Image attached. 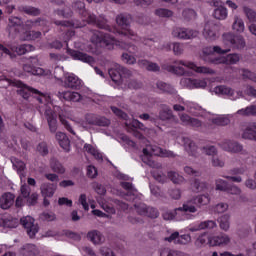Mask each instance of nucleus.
<instances>
[{"label": "nucleus", "mask_w": 256, "mask_h": 256, "mask_svg": "<svg viewBox=\"0 0 256 256\" xmlns=\"http://www.w3.org/2000/svg\"><path fill=\"white\" fill-rule=\"evenodd\" d=\"M33 27H47V20L38 18L35 21L27 20L23 23V20L17 16H11L8 20V32L9 35H17L22 33L25 41H35L41 37L40 31H31Z\"/></svg>", "instance_id": "nucleus-1"}, {"label": "nucleus", "mask_w": 256, "mask_h": 256, "mask_svg": "<svg viewBox=\"0 0 256 256\" xmlns=\"http://www.w3.org/2000/svg\"><path fill=\"white\" fill-rule=\"evenodd\" d=\"M72 7L74 11L79 13L83 21H86L89 25H96L98 29H103L104 31H109V33H111L113 28L107 24V20L104 18L97 19L95 14L88 12L87 8H85V2L77 0L73 2Z\"/></svg>", "instance_id": "nucleus-2"}, {"label": "nucleus", "mask_w": 256, "mask_h": 256, "mask_svg": "<svg viewBox=\"0 0 256 256\" xmlns=\"http://www.w3.org/2000/svg\"><path fill=\"white\" fill-rule=\"evenodd\" d=\"M174 63L177 66L170 65L167 67V71H169L170 73H174L175 75H180V76L187 75V70H185V68L183 67H186L187 69H191L192 71H195V73H202L203 75L215 74V70L205 66H197V64L193 62H185L183 60H180V61H175Z\"/></svg>", "instance_id": "nucleus-3"}, {"label": "nucleus", "mask_w": 256, "mask_h": 256, "mask_svg": "<svg viewBox=\"0 0 256 256\" xmlns=\"http://www.w3.org/2000/svg\"><path fill=\"white\" fill-rule=\"evenodd\" d=\"M211 198L209 194H202L191 198L186 201L182 207H179L177 211H184V213H197V207H203L209 205Z\"/></svg>", "instance_id": "nucleus-4"}, {"label": "nucleus", "mask_w": 256, "mask_h": 256, "mask_svg": "<svg viewBox=\"0 0 256 256\" xmlns=\"http://www.w3.org/2000/svg\"><path fill=\"white\" fill-rule=\"evenodd\" d=\"M17 87H18V95H20V97H23V99H29V97H36L38 103H47V96L45 94H43L41 91L27 86L25 83L18 81L17 82Z\"/></svg>", "instance_id": "nucleus-5"}, {"label": "nucleus", "mask_w": 256, "mask_h": 256, "mask_svg": "<svg viewBox=\"0 0 256 256\" xmlns=\"http://www.w3.org/2000/svg\"><path fill=\"white\" fill-rule=\"evenodd\" d=\"M116 23L119 27H122V30L119 32L120 35H123L126 39H131V41H137V34L133 30L129 29L131 23V16L127 14H119L116 17Z\"/></svg>", "instance_id": "nucleus-6"}, {"label": "nucleus", "mask_w": 256, "mask_h": 256, "mask_svg": "<svg viewBox=\"0 0 256 256\" xmlns=\"http://www.w3.org/2000/svg\"><path fill=\"white\" fill-rule=\"evenodd\" d=\"M91 41L96 45H104L107 49H114L115 45H117L115 37L111 36L109 33H105L104 31L95 32L91 37Z\"/></svg>", "instance_id": "nucleus-7"}, {"label": "nucleus", "mask_w": 256, "mask_h": 256, "mask_svg": "<svg viewBox=\"0 0 256 256\" xmlns=\"http://www.w3.org/2000/svg\"><path fill=\"white\" fill-rule=\"evenodd\" d=\"M224 43H228L232 49H245V39L232 33L223 34Z\"/></svg>", "instance_id": "nucleus-8"}, {"label": "nucleus", "mask_w": 256, "mask_h": 256, "mask_svg": "<svg viewBox=\"0 0 256 256\" xmlns=\"http://www.w3.org/2000/svg\"><path fill=\"white\" fill-rule=\"evenodd\" d=\"M21 225L26 229L29 237L33 238L39 233V226L35 224V219L31 216L22 217L20 219Z\"/></svg>", "instance_id": "nucleus-9"}, {"label": "nucleus", "mask_w": 256, "mask_h": 256, "mask_svg": "<svg viewBox=\"0 0 256 256\" xmlns=\"http://www.w3.org/2000/svg\"><path fill=\"white\" fill-rule=\"evenodd\" d=\"M85 121L88 125H96L97 127H109L111 125L109 119L92 113L85 115Z\"/></svg>", "instance_id": "nucleus-10"}, {"label": "nucleus", "mask_w": 256, "mask_h": 256, "mask_svg": "<svg viewBox=\"0 0 256 256\" xmlns=\"http://www.w3.org/2000/svg\"><path fill=\"white\" fill-rule=\"evenodd\" d=\"M67 53L68 55H70V57H72L74 61H81L82 63H88V65H93V63H95V58H93V56H90L85 52L68 48Z\"/></svg>", "instance_id": "nucleus-11"}, {"label": "nucleus", "mask_w": 256, "mask_h": 256, "mask_svg": "<svg viewBox=\"0 0 256 256\" xmlns=\"http://www.w3.org/2000/svg\"><path fill=\"white\" fill-rule=\"evenodd\" d=\"M241 56L237 53L228 54L224 57H216L212 60L213 65H237Z\"/></svg>", "instance_id": "nucleus-12"}, {"label": "nucleus", "mask_w": 256, "mask_h": 256, "mask_svg": "<svg viewBox=\"0 0 256 256\" xmlns=\"http://www.w3.org/2000/svg\"><path fill=\"white\" fill-rule=\"evenodd\" d=\"M64 87L66 89H74L79 91V89L83 87V80L73 73L67 74L64 78Z\"/></svg>", "instance_id": "nucleus-13"}, {"label": "nucleus", "mask_w": 256, "mask_h": 256, "mask_svg": "<svg viewBox=\"0 0 256 256\" xmlns=\"http://www.w3.org/2000/svg\"><path fill=\"white\" fill-rule=\"evenodd\" d=\"M173 37H177L178 39H195L199 35V32L197 30L193 29H187V28H175L172 31Z\"/></svg>", "instance_id": "nucleus-14"}, {"label": "nucleus", "mask_w": 256, "mask_h": 256, "mask_svg": "<svg viewBox=\"0 0 256 256\" xmlns=\"http://www.w3.org/2000/svg\"><path fill=\"white\" fill-rule=\"evenodd\" d=\"M108 73L112 81H114L115 83L123 79V77H131L130 70L121 65L116 66V69H113V68L109 69Z\"/></svg>", "instance_id": "nucleus-15"}, {"label": "nucleus", "mask_w": 256, "mask_h": 256, "mask_svg": "<svg viewBox=\"0 0 256 256\" xmlns=\"http://www.w3.org/2000/svg\"><path fill=\"white\" fill-rule=\"evenodd\" d=\"M58 27H63L65 32L64 35V43H69V41L71 40V37H75V30L73 29H69L68 27H73V22L71 21H67V20H56L54 22Z\"/></svg>", "instance_id": "nucleus-16"}, {"label": "nucleus", "mask_w": 256, "mask_h": 256, "mask_svg": "<svg viewBox=\"0 0 256 256\" xmlns=\"http://www.w3.org/2000/svg\"><path fill=\"white\" fill-rule=\"evenodd\" d=\"M211 4L213 7H217L213 13V17L215 19H218L219 21L227 19V8L223 6V2L221 0H212Z\"/></svg>", "instance_id": "nucleus-17"}, {"label": "nucleus", "mask_w": 256, "mask_h": 256, "mask_svg": "<svg viewBox=\"0 0 256 256\" xmlns=\"http://www.w3.org/2000/svg\"><path fill=\"white\" fill-rule=\"evenodd\" d=\"M220 147L228 153H241L243 151V145L231 140H224L220 143Z\"/></svg>", "instance_id": "nucleus-18"}, {"label": "nucleus", "mask_w": 256, "mask_h": 256, "mask_svg": "<svg viewBox=\"0 0 256 256\" xmlns=\"http://www.w3.org/2000/svg\"><path fill=\"white\" fill-rule=\"evenodd\" d=\"M229 243H231V238L227 234H220L209 239V245L211 247H222L229 245Z\"/></svg>", "instance_id": "nucleus-19"}, {"label": "nucleus", "mask_w": 256, "mask_h": 256, "mask_svg": "<svg viewBox=\"0 0 256 256\" xmlns=\"http://www.w3.org/2000/svg\"><path fill=\"white\" fill-rule=\"evenodd\" d=\"M217 223L213 220H206L199 224H192L189 226V231L195 233V231H203V229H215Z\"/></svg>", "instance_id": "nucleus-20"}, {"label": "nucleus", "mask_w": 256, "mask_h": 256, "mask_svg": "<svg viewBox=\"0 0 256 256\" xmlns=\"http://www.w3.org/2000/svg\"><path fill=\"white\" fill-rule=\"evenodd\" d=\"M57 97L60 99V101H73L74 103L81 101V95L79 94V92H58Z\"/></svg>", "instance_id": "nucleus-21"}, {"label": "nucleus", "mask_w": 256, "mask_h": 256, "mask_svg": "<svg viewBox=\"0 0 256 256\" xmlns=\"http://www.w3.org/2000/svg\"><path fill=\"white\" fill-rule=\"evenodd\" d=\"M56 139L60 145V147L66 152L69 153L71 151V141L69 140V137H67L66 133L63 132H57L56 133Z\"/></svg>", "instance_id": "nucleus-22"}, {"label": "nucleus", "mask_w": 256, "mask_h": 256, "mask_svg": "<svg viewBox=\"0 0 256 256\" xmlns=\"http://www.w3.org/2000/svg\"><path fill=\"white\" fill-rule=\"evenodd\" d=\"M17 225H19V221H17V219L7 215H0V227L15 229Z\"/></svg>", "instance_id": "nucleus-23"}, {"label": "nucleus", "mask_w": 256, "mask_h": 256, "mask_svg": "<svg viewBox=\"0 0 256 256\" xmlns=\"http://www.w3.org/2000/svg\"><path fill=\"white\" fill-rule=\"evenodd\" d=\"M15 203V195L11 192H6L0 197L1 209H9Z\"/></svg>", "instance_id": "nucleus-24"}, {"label": "nucleus", "mask_w": 256, "mask_h": 256, "mask_svg": "<svg viewBox=\"0 0 256 256\" xmlns=\"http://www.w3.org/2000/svg\"><path fill=\"white\" fill-rule=\"evenodd\" d=\"M183 83H186L190 89H205L207 87V81L200 79L184 78Z\"/></svg>", "instance_id": "nucleus-25"}, {"label": "nucleus", "mask_w": 256, "mask_h": 256, "mask_svg": "<svg viewBox=\"0 0 256 256\" xmlns=\"http://www.w3.org/2000/svg\"><path fill=\"white\" fill-rule=\"evenodd\" d=\"M40 191L42 197H53L55 195V191H57V185L53 183H42L40 186Z\"/></svg>", "instance_id": "nucleus-26"}, {"label": "nucleus", "mask_w": 256, "mask_h": 256, "mask_svg": "<svg viewBox=\"0 0 256 256\" xmlns=\"http://www.w3.org/2000/svg\"><path fill=\"white\" fill-rule=\"evenodd\" d=\"M50 133H57V116L51 110L45 112Z\"/></svg>", "instance_id": "nucleus-27"}, {"label": "nucleus", "mask_w": 256, "mask_h": 256, "mask_svg": "<svg viewBox=\"0 0 256 256\" xmlns=\"http://www.w3.org/2000/svg\"><path fill=\"white\" fill-rule=\"evenodd\" d=\"M242 139H250L256 141V122H252L246 126L242 133Z\"/></svg>", "instance_id": "nucleus-28"}, {"label": "nucleus", "mask_w": 256, "mask_h": 256, "mask_svg": "<svg viewBox=\"0 0 256 256\" xmlns=\"http://www.w3.org/2000/svg\"><path fill=\"white\" fill-rule=\"evenodd\" d=\"M180 121L183 123V125H190V127L199 128V127H201V125H203L201 120H199L197 118H193V117L189 116V114H182L180 116Z\"/></svg>", "instance_id": "nucleus-29"}, {"label": "nucleus", "mask_w": 256, "mask_h": 256, "mask_svg": "<svg viewBox=\"0 0 256 256\" xmlns=\"http://www.w3.org/2000/svg\"><path fill=\"white\" fill-rule=\"evenodd\" d=\"M159 119L161 121H171L174 119L173 111L168 105L162 104L160 106Z\"/></svg>", "instance_id": "nucleus-30"}, {"label": "nucleus", "mask_w": 256, "mask_h": 256, "mask_svg": "<svg viewBox=\"0 0 256 256\" xmlns=\"http://www.w3.org/2000/svg\"><path fill=\"white\" fill-rule=\"evenodd\" d=\"M203 35L208 41H215L217 34L215 33V26L210 23H206L204 26Z\"/></svg>", "instance_id": "nucleus-31"}, {"label": "nucleus", "mask_w": 256, "mask_h": 256, "mask_svg": "<svg viewBox=\"0 0 256 256\" xmlns=\"http://www.w3.org/2000/svg\"><path fill=\"white\" fill-rule=\"evenodd\" d=\"M11 51L13 53L18 54V55H25V53L35 51V47L33 45H30V44H22V45H19V46H13L11 48Z\"/></svg>", "instance_id": "nucleus-32"}, {"label": "nucleus", "mask_w": 256, "mask_h": 256, "mask_svg": "<svg viewBox=\"0 0 256 256\" xmlns=\"http://www.w3.org/2000/svg\"><path fill=\"white\" fill-rule=\"evenodd\" d=\"M23 71H25V73H30V75H37V76L45 75V70L43 68L35 67L31 65V63L24 64Z\"/></svg>", "instance_id": "nucleus-33"}, {"label": "nucleus", "mask_w": 256, "mask_h": 256, "mask_svg": "<svg viewBox=\"0 0 256 256\" xmlns=\"http://www.w3.org/2000/svg\"><path fill=\"white\" fill-rule=\"evenodd\" d=\"M184 147L192 157H197V145L189 138H184Z\"/></svg>", "instance_id": "nucleus-34"}, {"label": "nucleus", "mask_w": 256, "mask_h": 256, "mask_svg": "<svg viewBox=\"0 0 256 256\" xmlns=\"http://www.w3.org/2000/svg\"><path fill=\"white\" fill-rule=\"evenodd\" d=\"M203 61L206 63H210L213 65V61H215V58H213V47L211 46H206L202 49V55H201Z\"/></svg>", "instance_id": "nucleus-35"}, {"label": "nucleus", "mask_w": 256, "mask_h": 256, "mask_svg": "<svg viewBox=\"0 0 256 256\" xmlns=\"http://www.w3.org/2000/svg\"><path fill=\"white\" fill-rule=\"evenodd\" d=\"M87 237L94 245H99V243L103 242V235L97 230L88 232Z\"/></svg>", "instance_id": "nucleus-36"}, {"label": "nucleus", "mask_w": 256, "mask_h": 256, "mask_svg": "<svg viewBox=\"0 0 256 256\" xmlns=\"http://www.w3.org/2000/svg\"><path fill=\"white\" fill-rule=\"evenodd\" d=\"M19 11H23V13H26V15H32L33 17L41 15V10L33 6H20Z\"/></svg>", "instance_id": "nucleus-37"}, {"label": "nucleus", "mask_w": 256, "mask_h": 256, "mask_svg": "<svg viewBox=\"0 0 256 256\" xmlns=\"http://www.w3.org/2000/svg\"><path fill=\"white\" fill-rule=\"evenodd\" d=\"M238 115H243L244 117H249V116H256V105H250L247 106L246 108H242L237 111Z\"/></svg>", "instance_id": "nucleus-38"}, {"label": "nucleus", "mask_w": 256, "mask_h": 256, "mask_svg": "<svg viewBox=\"0 0 256 256\" xmlns=\"http://www.w3.org/2000/svg\"><path fill=\"white\" fill-rule=\"evenodd\" d=\"M232 29L233 31H236V33H243L245 31V22H243V19L236 16Z\"/></svg>", "instance_id": "nucleus-39"}, {"label": "nucleus", "mask_w": 256, "mask_h": 256, "mask_svg": "<svg viewBox=\"0 0 256 256\" xmlns=\"http://www.w3.org/2000/svg\"><path fill=\"white\" fill-rule=\"evenodd\" d=\"M156 86L163 93H169L170 95L175 93V89L173 88V86H171V84H167L163 81H158Z\"/></svg>", "instance_id": "nucleus-40"}, {"label": "nucleus", "mask_w": 256, "mask_h": 256, "mask_svg": "<svg viewBox=\"0 0 256 256\" xmlns=\"http://www.w3.org/2000/svg\"><path fill=\"white\" fill-rule=\"evenodd\" d=\"M214 91L218 95H229L230 97L233 96V89L225 85L216 86Z\"/></svg>", "instance_id": "nucleus-41"}, {"label": "nucleus", "mask_w": 256, "mask_h": 256, "mask_svg": "<svg viewBox=\"0 0 256 256\" xmlns=\"http://www.w3.org/2000/svg\"><path fill=\"white\" fill-rule=\"evenodd\" d=\"M84 151L90 155H93L95 159H103V155H101V153H99V151H97V149H95V147H93L91 144H85Z\"/></svg>", "instance_id": "nucleus-42"}, {"label": "nucleus", "mask_w": 256, "mask_h": 256, "mask_svg": "<svg viewBox=\"0 0 256 256\" xmlns=\"http://www.w3.org/2000/svg\"><path fill=\"white\" fill-rule=\"evenodd\" d=\"M50 167L52 169V171H54V173H60L61 175L63 173H65V168L63 167V165L57 161V160H51L50 162Z\"/></svg>", "instance_id": "nucleus-43"}, {"label": "nucleus", "mask_w": 256, "mask_h": 256, "mask_svg": "<svg viewBox=\"0 0 256 256\" xmlns=\"http://www.w3.org/2000/svg\"><path fill=\"white\" fill-rule=\"evenodd\" d=\"M229 219V214H224L219 218L218 221L220 223V229H222L223 231H229Z\"/></svg>", "instance_id": "nucleus-44"}, {"label": "nucleus", "mask_w": 256, "mask_h": 256, "mask_svg": "<svg viewBox=\"0 0 256 256\" xmlns=\"http://www.w3.org/2000/svg\"><path fill=\"white\" fill-rule=\"evenodd\" d=\"M120 186L122 187V189H125V191H128L126 194L128 196H134L135 193H137V190L135 189V187H133V183L131 182H121Z\"/></svg>", "instance_id": "nucleus-45"}, {"label": "nucleus", "mask_w": 256, "mask_h": 256, "mask_svg": "<svg viewBox=\"0 0 256 256\" xmlns=\"http://www.w3.org/2000/svg\"><path fill=\"white\" fill-rule=\"evenodd\" d=\"M134 55L135 54L125 52L122 54V61L127 65H135V63H137V58H135Z\"/></svg>", "instance_id": "nucleus-46"}, {"label": "nucleus", "mask_w": 256, "mask_h": 256, "mask_svg": "<svg viewBox=\"0 0 256 256\" xmlns=\"http://www.w3.org/2000/svg\"><path fill=\"white\" fill-rule=\"evenodd\" d=\"M192 187L196 193H199L200 191H205V189H207V183L201 182L199 179H194Z\"/></svg>", "instance_id": "nucleus-47"}, {"label": "nucleus", "mask_w": 256, "mask_h": 256, "mask_svg": "<svg viewBox=\"0 0 256 256\" xmlns=\"http://www.w3.org/2000/svg\"><path fill=\"white\" fill-rule=\"evenodd\" d=\"M182 15L186 21H192V19H197V12L193 9H185Z\"/></svg>", "instance_id": "nucleus-48"}, {"label": "nucleus", "mask_w": 256, "mask_h": 256, "mask_svg": "<svg viewBox=\"0 0 256 256\" xmlns=\"http://www.w3.org/2000/svg\"><path fill=\"white\" fill-rule=\"evenodd\" d=\"M242 77L243 79H249L250 81H253L254 83H256V73L252 72L249 69H245L243 68L242 70Z\"/></svg>", "instance_id": "nucleus-49"}, {"label": "nucleus", "mask_w": 256, "mask_h": 256, "mask_svg": "<svg viewBox=\"0 0 256 256\" xmlns=\"http://www.w3.org/2000/svg\"><path fill=\"white\" fill-rule=\"evenodd\" d=\"M155 15L158 17H173V11L165 8H159L155 11Z\"/></svg>", "instance_id": "nucleus-50"}, {"label": "nucleus", "mask_w": 256, "mask_h": 256, "mask_svg": "<svg viewBox=\"0 0 256 256\" xmlns=\"http://www.w3.org/2000/svg\"><path fill=\"white\" fill-rule=\"evenodd\" d=\"M37 151L43 157H45V155H49V147L47 146V142L39 143L37 146Z\"/></svg>", "instance_id": "nucleus-51"}, {"label": "nucleus", "mask_w": 256, "mask_h": 256, "mask_svg": "<svg viewBox=\"0 0 256 256\" xmlns=\"http://www.w3.org/2000/svg\"><path fill=\"white\" fill-rule=\"evenodd\" d=\"M181 252L179 251H175V250H171L169 248H163L160 251V256H181Z\"/></svg>", "instance_id": "nucleus-52"}, {"label": "nucleus", "mask_w": 256, "mask_h": 256, "mask_svg": "<svg viewBox=\"0 0 256 256\" xmlns=\"http://www.w3.org/2000/svg\"><path fill=\"white\" fill-rule=\"evenodd\" d=\"M216 189L218 191H227L229 189V183L223 179L216 180Z\"/></svg>", "instance_id": "nucleus-53"}, {"label": "nucleus", "mask_w": 256, "mask_h": 256, "mask_svg": "<svg viewBox=\"0 0 256 256\" xmlns=\"http://www.w3.org/2000/svg\"><path fill=\"white\" fill-rule=\"evenodd\" d=\"M138 215H146L147 209H149V206H147L145 203H139L134 205Z\"/></svg>", "instance_id": "nucleus-54"}, {"label": "nucleus", "mask_w": 256, "mask_h": 256, "mask_svg": "<svg viewBox=\"0 0 256 256\" xmlns=\"http://www.w3.org/2000/svg\"><path fill=\"white\" fill-rule=\"evenodd\" d=\"M214 125H219L220 127H225V125H229V119L225 117H217L212 120Z\"/></svg>", "instance_id": "nucleus-55"}, {"label": "nucleus", "mask_w": 256, "mask_h": 256, "mask_svg": "<svg viewBox=\"0 0 256 256\" xmlns=\"http://www.w3.org/2000/svg\"><path fill=\"white\" fill-rule=\"evenodd\" d=\"M168 178L171 179L174 183H181V181H183V176H180L179 173L174 171L168 172Z\"/></svg>", "instance_id": "nucleus-56"}, {"label": "nucleus", "mask_w": 256, "mask_h": 256, "mask_svg": "<svg viewBox=\"0 0 256 256\" xmlns=\"http://www.w3.org/2000/svg\"><path fill=\"white\" fill-rule=\"evenodd\" d=\"M26 199H27V204L29 206L37 205V201H39V194L32 193Z\"/></svg>", "instance_id": "nucleus-57"}, {"label": "nucleus", "mask_w": 256, "mask_h": 256, "mask_svg": "<svg viewBox=\"0 0 256 256\" xmlns=\"http://www.w3.org/2000/svg\"><path fill=\"white\" fill-rule=\"evenodd\" d=\"M146 217H150V219H157V217H159V211L156 208L148 206Z\"/></svg>", "instance_id": "nucleus-58"}, {"label": "nucleus", "mask_w": 256, "mask_h": 256, "mask_svg": "<svg viewBox=\"0 0 256 256\" xmlns=\"http://www.w3.org/2000/svg\"><path fill=\"white\" fill-rule=\"evenodd\" d=\"M78 202L80 205H82L84 211H89V203H87V195L86 194H81Z\"/></svg>", "instance_id": "nucleus-59"}, {"label": "nucleus", "mask_w": 256, "mask_h": 256, "mask_svg": "<svg viewBox=\"0 0 256 256\" xmlns=\"http://www.w3.org/2000/svg\"><path fill=\"white\" fill-rule=\"evenodd\" d=\"M21 195L23 199H27L31 195V188L26 184L22 185L20 188Z\"/></svg>", "instance_id": "nucleus-60"}, {"label": "nucleus", "mask_w": 256, "mask_h": 256, "mask_svg": "<svg viewBox=\"0 0 256 256\" xmlns=\"http://www.w3.org/2000/svg\"><path fill=\"white\" fill-rule=\"evenodd\" d=\"M169 196L171 197V199H181V190L177 189V188H173L169 190Z\"/></svg>", "instance_id": "nucleus-61"}, {"label": "nucleus", "mask_w": 256, "mask_h": 256, "mask_svg": "<svg viewBox=\"0 0 256 256\" xmlns=\"http://www.w3.org/2000/svg\"><path fill=\"white\" fill-rule=\"evenodd\" d=\"M125 49H127L128 53H130L131 55H135V57H139V55H137V46H135V44L133 43H128L126 44Z\"/></svg>", "instance_id": "nucleus-62"}, {"label": "nucleus", "mask_w": 256, "mask_h": 256, "mask_svg": "<svg viewBox=\"0 0 256 256\" xmlns=\"http://www.w3.org/2000/svg\"><path fill=\"white\" fill-rule=\"evenodd\" d=\"M87 177L90 179H95L97 177V168L95 166H88L87 167Z\"/></svg>", "instance_id": "nucleus-63"}, {"label": "nucleus", "mask_w": 256, "mask_h": 256, "mask_svg": "<svg viewBox=\"0 0 256 256\" xmlns=\"http://www.w3.org/2000/svg\"><path fill=\"white\" fill-rule=\"evenodd\" d=\"M245 13L249 21H256V12L251 9H245Z\"/></svg>", "instance_id": "nucleus-64"}]
</instances>
